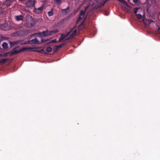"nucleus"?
Returning <instances> with one entry per match:
<instances>
[{"mask_svg": "<svg viewBox=\"0 0 160 160\" xmlns=\"http://www.w3.org/2000/svg\"><path fill=\"white\" fill-rule=\"evenodd\" d=\"M58 32V31L57 30H53L51 31L47 30L42 32H38L37 33H35L32 34V35L34 36L36 35H38L43 37H45L51 35L53 34L56 33Z\"/></svg>", "mask_w": 160, "mask_h": 160, "instance_id": "1", "label": "nucleus"}, {"mask_svg": "<svg viewBox=\"0 0 160 160\" xmlns=\"http://www.w3.org/2000/svg\"><path fill=\"white\" fill-rule=\"evenodd\" d=\"M40 43V41L36 38L34 39H32L31 40H29L28 41L23 42L21 43V44H26L28 43L30 44H39Z\"/></svg>", "mask_w": 160, "mask_h": 160, "instance_id": "2", "label": "nucleus"}, {"mask_svg": "<svg viewBox=\"0 0 160 160\" xmlns=\"http://www.w3.org/2000/svg\"><path fill=\"white\" fill-rule=\"evenodd\" d=\"M31 32V31L28 30L22 29L18 31L17 32L19 36H22L27 35Z\"/></svg>", "mask_w": 160, "mask_h": 160, "instance_id": "3", "label": "nucleus"}, {"mask_svg": "<svg viewBox=\"0 0 160 160\" xmlns=\"http://www.w3.org/2000/svg\"><path fill=\"white\" fill-rule=\"evenodd\" d=\"M26 22L28 26L31 27L33 26L34 21L32 17H28L27 19Z\"/></svg>", "mask_w": 160, "mask_h": 160, "instance_id": "4", "label": "nucleus"}, {"mask_svg": "<svg viewBox=\"0 0 160 160\" xmlns=\"http://www.w3.org/2000/svg\"><path fill=\"white\" fill-rule=\"evenodd\" d=\"M35 2V0H30L26 3V6L27 8H31L34 6Z\"/></svg>", "mask_w": 160, "mask_h": 160, "instance_id": "5", "label": "nucleus"}, {"mask_svg": "<svg viewBox=\"0 0 160 160\" xmlns=\"http://www.w3.org/2000/svg\"><path fill=\"white\" fill-rule=\"evenodd\" d=\"M0 28L4 30H8L10 29V27L7 23H5L4 24L1 25Z\"/></svg>", "mask_w": 160, "mask_h": 160, "instance_id": "6", "label": "nucleus"}, {"mask_svg": "<svg viewBox=\"0 0 160 160\" xmlns=\"http://www.w3.org/2000/svg\"><path fill=\"white\" fill-rule=\"evenodd\" d=\"M85 13V10H82L80 13V16L79 18L77 20V22H79L81 19L84 18L85 19L84 15Z\"/></svg>", "mask_w": 160, "mask_h": 160, "instance_id": "7", "label": "nucleus"}, {"mask_svg": "<svg viewBox=\"0 0 160 160\" xmlns=\"http://www.w3.org/2000/svg\"><path fill=\"white\" fill-rule=\"evenodd\" d=\"M25 50V48H22L19 50H17L16 48L13 49L11 51V53L12 54H18L22 51H23Z\"/></svg>", "mask_w": 160, "mask_h": 160, "instance_id": "8", "label": "nucleus"}, {"mask_svg": "<svg viewBox=\"0 0 160 160\" xmlns=\"http://www.w3.org/2000/svg\"><path fill=\"white\" fill-rule=\"evenodd\" d=\"M12 0H5L3 4L4 6L8 7L10 6L12 4Z\"/></svg>", "mask_w": 160, "mask_h": 160, "instance_id": "9", "label": "nucleus"}, {"mask_svg": "<svg viewBox=\"0 0 160 160\" xmlns=\"http://www.w3.org/2000/svg\"><path fill=\"white\" fill-rule=\"evenodd\" d=\"M77 31L76 29L73 30V31H72V32L69 36V39L72 38L74 36L76 35L77 33Z\"/></svg>", "mask_w": 160, "mask_h": 160, "instance_id": "10", "label": "nucleus"}, {"mask_svg": "<svg viewBox=\"0 0 160 160\" xmlns=\"http://www.w3.org/2000/svg\"><path fill=\"white\" fill-rule=\"evenodd\" d=\"M15 18L17 21H22L23 19V17L22 15L16 16Z\"/></svg>", "mask_w": 160, "mask_h": 160, "instance_id": "11", "label": "nucleus"}, {"mask_svg": "<svg viewBox=\"0 0 160 160\" xmlns=\"http://www.w3.org/2000/svg\"><path fill=\"white\" fill-rule=\"evenodd\" d=\"M120 2L122 3V7H124L125 8L128 7V4L127 2L125 0H118Z\"/></svg>", "mask_w": 160, "mask_h": 160, "instance_id": "12", "label": "nucleus"}, {"mask_svg": "<svg viewBox=\"0 0 160 160\" xmlns=\"http://www.w3.org/2000/svg\"><path fill=\"white\" fill-rule=\"evenodd\" d=\"M21 42L20 40H18L13 42H10V43L12 46L15 45L18 43H19Z\"/></svg>", "mask_w": 160, "mask_h": 160, "instance_id": "13", "label": "nucleus"}, {"mask_svg": "<svg viewBox=\"0 0 160 160\" xmlns=\"http://www.w3.org/2000/svg\"><path fill=\"white\" fill-rule=\"evenodd\" d=\"M62 10L63 11V12L64 14L68 13L69 12V7H68L66 9H62Z\"/></svg>", "mask_w": 160, "mask_h": 160, "instance_id": "14", "label": "nucleus"}, {"mask_svg": "<svg viewBox=\"0 0 160 160\" xmlns=\"http://www.w3.org/2000/svg\"><path fill=\"white\" fill-rule=\"evenodd\" d=\"M2 46L3 48L5 49H7L8 48V44L5 42L3 43Z\"/></svg>", "mask_w": 160, "mask_h": 160, "instance_id": "15", "label": "nucleus"}, {"mask_svg": "<svg viewBox=\"0 0 160 160\" xmlns=\"http://www.w3.org/2000/svg\"><path fill=\"white\" fill-rule=\"evenodd\" d=\"M48 14L49 16H52L53 14V9H52L51 10L48 12Z\"/></svg>", "mask_w": 160, "mask_h": 160, "instance_id": "16", "label": "nucleus"}, {"mask_svg": "<svg viewBox=\"0 0 160 160\" xmlns=\"http://www.w3.org/2000/svg\"><path fill=\"white\" fill-rule=\"evenodd\" d=\"M8 60V59H0V63H4Z\"/></svg>", "mask_w": 160, "mask_h": 160, "instance_id": "17", "label": "nucleus"}, {"mask_svg": "<svg viewBox=\"0 0 160 160\" xmlns=\"http://www.w3.org/2000/svg\"><path fill=\"white\" fill-rule=\"evenodd\" d=\"M136 16L138 19H141L142 17V15L140 14H136Z\"/></svg>", "mask_w": 160, "mask_h": 160, "instance_id": "18", "label": "nucleus"}, {"mask_svg": "<svg viewBox=\"0 0 160 160\" xmlns=\"http://www.w3.org/2000/svg\"><path fill=\"white\" fill-rule=\"evenodd\" d=\"M52 50V48L50 47H48L46 48V51L48 52H50Z\"/></svg>", "mask_w": 160, "mask_h": 160, "instance_id": "19", "label": "nucleus"}, {"mask_svg": "<svg viewBox=\"0 0 160 160\" xmlns=\"http://www.w3.org/2000/svg\"><path fill=\"white\" fill-rule=\"evenodd\" d=\"M43 6H41V7L38 8L37 9V10H38L40 12H42L43 11Z\"/></svg>", "mask_w": 160, "mask_h": 160, "instance_id": "20", "label": "nucleus"}, {"mask_svg": "<svg viewBox=\"0 0 160 160\" xmlns=\"http://www.w3.org/2000/svg\"><path fill=\"white\" fill-rule=\"evenodd\" d=\"M139 10H141L140 8H135L134 9V13L135 14H137V13L138 12V11Z\"/></svg>", "mask_w": 160, "mask_h": 160, "instance_id": "21", "label": "nucleus"}, {"mask_svg": "<svg viewBox=\"0 0 160 160\" xmlns=\"http://www.w3.org/2000/svg\"><path fill=\"white\" fill-rule=\"evenodd\" d=\"M62 0H54L55 2L58 4H60Z\"/></svg>", "mask_w": 160, "mask_h": 160, "instance_id": "22", "label": "nucleus"}, {"mask_svg": "<svg viewBox=\"0 0 160 160\" xmlns=\"http://www.w3.org/2000/svg\"><path fill=\"white\" fill-rule=\"evenodd\" d=\"M64 38V37L63 36V35H62L61 37L59 38V41H61Z\"/></svg>", "mask_w": 160, "mask_h": 160, "instance_id": "23", "label": "nucleus"}, {"mask_svg": "<svg viewBox=\"0 0 160 160\" xmlns=\"http://www.w3.org/2000/svg\"><path fill=\"white\" fill-rule=\"evenodd\" d=\"M63 45H64V44H63V45L61 44V45H60L57 46V48H59L62 47Z\"/></svg>", "mask_w": 160, "mask_h": 160, "instance_id": "24", "label": "nucleus"}, {"mask_svg": "<svg viewBox=\"0 0 160 160\" xmlns=\"http://www.w3.org/2000/svg\"><path fill=\"white\" fill-rule=\"evenodd\" d=\"M57 42V41H56V40H53L51 42Z\"/></svg>", "mask_w": 160, "mask_h": 160, "instance_id": "25", "label": "nucleus"}, {"mask_svg": "<svg viewBox=\"0 0 160 160\" xmlns=\"http://www.w3.org/2000/svg\"><path fill=\"white\" fill-rule=\"evenodd\" d=\"M133 2L135 3H137L138 2V0H133Z\"/></svg>", "mask_w": 160, "mask_h": 160, "instance_id": "26", "label": "nucleus"}, {"mask_svg": "<svg viewBox=\"0 0 160 160\" xmlns=\"http://www.w3.org/2000/svg\"><path fill=\"white\" fill-rule=\"evenodd\" d=\"M105 14L106 15H108V12H105Z\"/></svg>", "mask_w": 160, "mask_h": 160, "instance_id": "27", "label": "nucleus"}, {"mask_svg": "<svg viewBox=\"0 0 160 160\" xmlns=\"http://www.w3.org/2000/svg\"><path fill=\"white\" fill-rule=\"evenodd\" d=\"M2 55L1 54H0V56H2Z\"/></svg>", "mask_w": 160, "mask_h": 160, "instance_id": "28", "label": "nucleus"}, {"mask_svg": "<svg viewBox=\"0 0 160 160\" xmlns=\"http://www.w3.org/2000/svg\"><path fill=\"white\" fill-rule=\"evenodd\" d=\"M69 33H70V32H69L68 33V35Z\"/></svg>", "mask_w": 160, "mask_h": 160, "instance_id": "29", "label": "nucleus"}, {"mask_svg": "<svg viewBox=\"0 0 160 160\" xmlns=\"http://www.w3.org/2000/svg\"><path fill=\"white\" fill-rule=\"evenodd\" d=\"M73 29H73H72L71 31H72Z\"/></svg>", "mask_w": 160, "mask_h": 160, "instance_id": "30", "label": "nucleus"}]
</instances>
